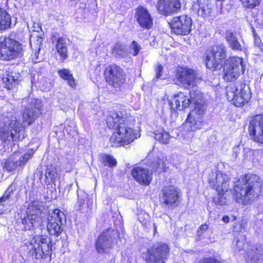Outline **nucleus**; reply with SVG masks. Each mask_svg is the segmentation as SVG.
I'll return each mask as SVG.
<instances>
[{
    "instance_id": "obj_1",
    "label": "nucleus",
    "mask_w": 263,
    "mask_h": 263,
    "mask_svg": "<svg viewBox=\"0 0 263 263\" xmlns=\"http://www.w3.org/2000/svg\"><path fill=\"white\" fill-rule=\"evenodd\" d=\"M203 94L198 90H192L190 94L179 92L168 100L170 108L173 110L188 107L192 103L194 104V108L188 115L183 126L185 128L182 133V143L190 142L194 136L193 132L200 129L203 125L202 116L204 114L206 105L203 98Z\"/></svg>"
},
{
    "instance_id": "obj_2",
    "label": "nucleus",
    "mask_w": 263,
    "mask_h": 263,
    "mask_svg": "<svg viewBox=\"0 0 263 263\" xmlns=\"http://www.w3.org/2000/svg\"><path fill=\"white\" fill-rule=\"evenodd\" d=\"M261 178L254 174H246L239 178L234 185L233 191L217 192L218 195L214 198L216 204L226 205L233 199L242 205L251 203L259 196L261 190Z\"/></svg>"
},
{
    "instance_id": "obj_3",
    "label": "nucleus",
    "mask_w": 263,
    "mask_h": 263,
    "mask_svg": "<svg viewBox=\"0 0 263 263\" xmlns=\"http://www.w3.org/2000/svg\"><path fill=\"white\" fill-rule=\"evenodd\" d=\"M41 102L34 100L24 110L22 121L8 119L0 128V139L4 143L23 139L24 138V128L33 122L40 114Z\"/></svg>"
},
{
    "instance_id": "obj_4",
    "label": "nucleus",
    "mask_w": 263,
    "mask_h": 263,
    "mask_svg": "<svg viewBox=\"0 0 263 263\" xmlns=\"http://www.w3.org/2000/svg\"><path fill=\"white\" fill-rule=\"evenodd\" d=\"M129 115L125 109L110 111L107 118L106 123L110 128L116 130L110 138V142L114 146L127 145L140 137L138 133L129 127L128 123Z\"/></svg>"
},
{
    "instance_id": "obj_5",
    "label": "nucleus",
    "mask_w": 263,
    "mask_h": 263,
    "mask_svg": "<svg viewBox=\"0 0 263 263\" xmlns=\"http://www.w3.org/2000/svg\"><path fill=\"white\" fill-rule=\"evenodd\" d=\"M28 255L36 259L43 258L51 252L50 238L46 235H36L29 240H24Z\"/></svg>"
},
{
    "instance_id": "obj_6",
    "label": "nucleus",
    "mask_w": 263,
    "mask_h": 263,
    "mask_svg": "<svg viewBox=\"0 0 263 263\" xmlns=\"http://www.w3.org/2000/svg\"><path fill=\"white\" fill-rule=\"evenodd\" d=\"M226 90L227 99L235 106H243L251 99L249 87L245 84H231L226 87Z\"/></svg>"
},
{
    "instance_id": "obj_7",
    "label": "nucleus",
    "mask_w": 263,
    "mask_h": 263,
    "mask_svg": "<svg viewBox=\"0 0 263 263\" xmlns=\"http://www.w3.org/2000/svg\"><path fill=\"white\" fill-rule=\"evenodd\" d=\"M226 58V48L222 44L215 45L205 52L204 60L207 68L212 71L220 69Z\"/></svg>"
},
{
    "instance_id": "obj_8",
    "label": "nucleus",
    "mask_w": 263,
    "mask_h": 263,
    "mask_svg": "<svg viewBox=\"0 0 263 263\" xmlns=\"http://www.w3.org/2000/svg\"><path fill=\"white\" fill-rule=\"evenodd\" d=\"M170 251L166 243L158 242L149 247L143 257L147 263H164L170 256Z\"/></svg>"
},
{
    "instance_id": "obj_9",
    "label": "nucleus",
    "mask_w": 263,
    "mask_h": 263,
    "mask_svg": "<svg viewBox=\"0 0 263 263\" xmlns=\"http://www.w3.org/2000/svg\"><path fill=\"white\" fill-rule=\"evenodd\" d=\"M0 53L5 60H10L23 55V47L18 41L7 37H0Z\"/></svg>"
},
{
    "instance_id": "obj_10",
    "label": "nucleus",
    "mask_w": 263,
    "mask_h": 263,
    "mask_svg": "<svg viewBox=\"0 0 263 263\" xmlns=\"http://www.w3.org/2000/svg\"><path fill=\"white\" fill-rule=\"evenodd\" d=\"M119 237L117 230L109 229L104 231L96 242V249L99 253H107L112 248Z\"/></svg>"
},
{
    "instance_id": "obj_11",
    "label": "nucleus",
    "mask_w": 263,
    "mask_h": 263,
    "mask_svg": "<svg viewBox=\"0 0 263 263\" xmlns=\"http://www.w3.org/2000/svg\"><path fill=\"white\" fill-rule=\"evenodd\" d=\"M244 71L245 65L243 59L233 57L230 58L229 64L223 68V78L226 81H233Z\"/></svg>"
},
{
    "instance_id": "obj_12",
    "label": "nucleus",
    "mask_w": 263,
    "mask_h": 263,
    "mask_svg": "<svg viewBox=\"0 0 263 263\" xmlns=\"http://www.w3.org/2000/svg\"><path fill=\"white\" fill-rule=\"evenodd\" d=\"M44 214L37 208L30 205L27 211L26 216L22 219V223L25 230H31L35 228L36 231L40 230V227L43 222Z\"/></svg>"
},
{
    "instance_id": "obj_13",
    "label": "nucleus",
    "mask_w": 263,
    "mask_h": 263,
    "mask_svg": "<svg viewBox=\"0 0 263 263\" xmlns=\"http://www.w3.org/2000/svg\"><path fill=\"white\" fill-rule=\"evenodd\" d=\"M65 220L64 213L59 209L49 213L47 217V229L51 235L59 236L63 231V220Z\"/></svg>"
},
{
    "instance_id": "obj_14",
    "label": "nucleus",
    "mask_w": 263,
    "mask_h": 263,
    "mask_svg": "<svg viewBox=\"0 0 263 263\" xmlns=\"http://www.w3.org/2000/svg\"><path fill=\"white\" fill-rule=\"evenodd\" d=\"M192 20L187 15L176 16L170 23L171 30L176 35H185L192 30Z\"/></svg>"
},
{
    "instance_id": "obj_15",
    "label": "nucleus",
    "mask_w": 263,
    "mask_h": 263,
    "mask_svg": "<svg viewBox=\"0 0 263 263\" xmlns=\"http://www.w3.org/2000/svg\"><path fill=\"white\" fill-rule=\"evenodd\" d=\"M105 75L106 81L114 87L120 86L125 82V76L122 69L116 65L107 66Z\"/></svg>"
},
{
    "instance_id": "obj_16",
    "label": "nucleus",
    "mask_w": 263,
    "mask_h": 263,
    "mask_svg": "<svg viewBox=\"0 0 263 263\" xmlns=\"http://www.w3.org/2000/svg\"><path fill=\"white\" fill-rule=\"evenodd\" d=\"M34 152L30 150L25 155H22L20 152H15L5 162L4 167L8 172L14 170L17 166L24 165L32 156Z\"/></svg>"
},
{
    "instance_id": "obj_17",
    "label": "nucleus",
    "mask_w": 263,
    "mask_h": 263,
    "mask_svg": "<svg viewBox=\"0 0 263 263\" xmlns=\"http://www.w3.org/2000/svg\"><path fill=\"white\" fill-rule=\"evenodd\" d=\"M162 196L161 200L168 206L174 207L180 202L181 192L180 190L174 186H165L162 190Z\"/></svg>"
},
{
    "instance_id": "obj_18",
    "label": "nucleus",
    "mask_w": 263,
    "mask_h": 263,
    "mask_svg": "<svg viewBox=\"0 0 263 263\" xmlns=\"http://www.w3.org/2000/svg\"><path fill=\"white\" fill-rule=\"evenodd\" d=\"M249 132L254 141L263 144L262 115H258L252 118L250 122Z\"/></svg>"
},
{
    "instance_id": "obj_19",
    "label": "nucleus",
    "mask_w": 263,
    "mask_h": 263,
    "mask_svg": "<svg viewBox=\"0 0 263 263\" xmlns=\"http://www.w3.org/2000/svg\"><path fill=\"white\" fill-rule=\"evenodd\" d=\"M209 182L217 192L228 191L229 188L228 176L220 171L212 172L209 177Z\"/></svg>"
},
{
    "instance_id": "obj_20",
    "label": "nucleus",
    "mask_w": 263,
    "mask_h": 263,
    "mask_svg": "<svg viewBox=\"0 0 263 263\" xmlns=\"http://www.w3.org/2000/svg\"><path fill=\"white\" fill-rule=\"evenodd\" d=\"M156 7L160 14L168 16L178 12L181 3L180 0H158Z\"/></svg>"
},
{
    "instance_id": "obj_21",
    "label": "nucleus",
    "mask_w": 263,
    "mask_h": 263,
    "mask_svg": "<svg viewBox=\"0 0 263 263\" xmlns=\"http://www.w3.org/2000/svg\"><path fill=\"white\" fill-rule=\"evenodd\" d=\"M177 79L185 87L194 86L198 80L194 70L185 68L178 70Z\"/></svg>"
},
{
    "instance_id": "obj_22",
    "label": "nucleus",
    "mask_w": 263,
    "mask_h": 263,
    "mask_svg": "<svg viewBox=\"0 0 263 263\" xmlns=\"http://www.w3.org/2000/svg\"><path fill=\"white\" fill-rule=\"evenodd\" d=\"M133 178L139 183L148 185L152 180V172L146 168L136 166L132 170Z\"/></svg>"
},
{
    "instance_id": "obj_23",
    "label": "nucleus",
    "mask_w": 263,
    "mask_h": 263,
    "mask_svg": "<svg viewBox=\"0 0 263 263\" xmlns=\"http://www.w3.org/2000/svg\"><path fill=\"white\" fill-rule=\"evenodd\" d=\"M135 17L140 27L149 29L153 26V19L148 11L143 7L137 8Z\"/></svg>"
},
{
    "instance_id": "obj_24",
    "label": "nucleus",
    "mask_w": 263,
    "mask_h": 263,
    "mask_svg": "<svg viewBox=\"0 0 263 263\" xmlns=\"http://www.w3.org/2000/svg\"><path fill=\"white\" fill-rule=\"evenodd\" d=\"M246 260L250 263H255L259 259H263V246L259 245L253 247L251 250H248L246 256Z\"/></svg>"
},
{
    "instance_id": "obj_25",
    "label": "nucleus",
    "mask_w": 263,
    "mask_h": 263,
    "mask_svg": "<svg viewBox=\"0 0 263 263\" xmlns=\"http://www.w3.org/2000/svg\"><path fill=\"white\" fill-rule=\"evenodd\" d=\"M42 44V39L39 36L33 37L32 36L30 39V45L33 51L32 54V61L37 63L38 61L37 55L40 50V47Z\"/></svg>"
},
{
    "instance_id": "obj_26",
    "label": "nucleus",
    "mask_w": 263,
    "mask_h": 263,
    "mask_svg": "<svg viewBox=\"0 0 263 263\" xmlns=\"http://www.w3.org/2000/svg\"><path fill=\"white\" fill-rule=\"evenodd\" d=\"M226 39L232 49L237 51H241L242 50L241 45L239 42L236 35L233 32L227 31L226 32Z\"/></svg>"
},
{
    "instance_id": "obj_27",
    "label": "nucleus",
    "mask_w": 263,
    "mask_h": 263,
    "mask_svg": "<svg viewBox=\"0 0 263 263\" xmlns=\"http://www.w3.org/2000/svg\"><path fill=\"white\" fill-rule=\"evenodd\" d=\"M155 138L160 143L163 144H167L170 143V140L173 138L170 134L163 128H159L155 132Z\"/></svg>"
},
{
    "instance_id": "obj_28",
    "label": "nucleus",
    "mask_w": 263,
    "mask_h": 263,
    "mask_svg": "<svg viewBox=\"0 0 263 263\" xmlns=\"http://www.w3.org/2000/svg\"><path fill=\"white\" fill-rule=\"evenodd\" d=\"M55 47L57 52L60 56V60L64 61L67 58V47L65 40L63 38L59 39Z\"/></svg>"
},
{
    "instance_id": "obj_29",
    "label": "nucleus",
    "mask_w": 263,
    "mask_h": 263,
    "mask_svg": "<svg viewBox=\"0 0 263 263\" xmlns=\"http://www.w3.org/2000/svg\"><path fill=\"white\" fill-rule=\"evenodd\" d=\"M11 20L7 11L0 8V30L7 29L10 27Z\"/></svg>"
},
{
    "instance_id": "obj_30",
    "label": "nucleus",
    "mask_w": 263,
    "mask_h": 263,
    "mask_svg": "<svg viewBox=\"0 0 263 263\" xmlns=\"http://www.w3.org/2000/svg\"><path fill=\"white\" fill-rule=\"evenodd\" d=\"M59 76L63 79L67 81L68 85L71 88L76 87L75 81L72 77V74L69 70L67 69H60L58 71Z\"/></svg>"
},
{
    "instance_id": "obj_31",
    "label": "nucleus",
    "mask_w": 263,
    "mask_h": 263,
    "mask_svg": "<svg viewBox=\"0 0 263 263\" xmlns=\"http://www.w3.org/2000/svg\"><path fill=\"white\" fill-rule=\"evenodd\" d=\"M111 53L116 58H124L128 55V52L125 46L120 43H117L115 45Z\"/></svg>"
},
{
    "instance_id": "obj_32",
    "label": "nucleus",
    "mask_w": 263,
    "mask_h": 263,
    "mask_svg": "<svg viewBox=\"0 0 263 263\" xmlns=\"http://www.w3.org/2000/svg\"><path fill=\"white\" fill-rule=\"evenodd\" d=\"M14 74L15 76H14L13 72L7 73L3 78V82L5 87L8 89H11L13 84L17 80V76L16 73H14Z\"/></svg>"
},
{
    "instance_id": "obj_33",
    "label": "nucleus",
    "mask_w": 263,
    "mask_h": 263,
    "mask_svg": "<svg viewBox=\"0 0 263 263\" xmlns=\"http://www.w3.org/2000/svg\"><path fill=\"white\" fill-rule=\"evenodd\" d=\"M59 176L57 168L54 167L47 168L45 174L46 182L47 184L54 182Z\"/></svg>"
},
{
    "instance_id": "obj_34",
    "label": "nucleus",
    "mask_w": 263,
    "mask_h": 263,
    "mask_svg": "<svg viewBox=\"0 0 263 263\" xmlns=\"http://www.w3.org/2000/svg\"><path fill=\"white\" fill-rule=\"evenodd\" d=\"M101 158L102 159L103 163L105 166L109 167H114L116 166L117 161L114 157L111 155L107 154H102L101 155Z\"/></svg>"
},
{
    "instance_id": "obj_35",
    "label": "nucleus",
    "mask_w": 263,
    "mask_h": 263,
    "mask_svg": "<svg viewBox=\"0 0 263 263\" xmlns=\"http://www.w3.org/2000/svg\"><path fill=\"white\" fill-rule=\"evenodd\" d=\"M262 0H240L243 6L248 9H254L260 5Z\"/></svg>"
},
{
    "instance_id": "obj_36",
    "label": "nucleus",
    "mask_w": 263,
    "mask_h": 263,
    "mask_svg": "<svg viewBox=\"0 0 263 263\" xmlns=\"http://www.w3.org/2000/svg\"><path fill=\"white\" fill-rule=\"evenodd\" d=\"M130 53L134 56L138 55L141 49V46L136 41H133L130 45Z\"/></svg>"
},
{
    "instance_id": "obj_37",
    "label": "nucleus",
    "mask_w": 263,
    "mask_h": 263,
    "mask_svg": "<svg viewBox=\"0 0 263 263\" xmlns=\"http://www.w3.org/2000/svg\"><path fill=\"white\" fill-rule=\"evenodd\" d=\"M247 226V222L245 221L241 220V221L235 223L233 229L235 232H240L245 230Z\"/></svg>"
},
{
    "instance_id": "obj_38",
    "label": "nucleus",
    "mask_w": 263,
    "mask_h": 263,
    "mask_svg": "<svg viewBox=\"0 0 263 263\" xmlns=\"http://www.w3.org/2000/svg\"><path fill=\"white\" fill-rule=\"evenodd\" d=\"M165 165L164 161L162 159H158L157 162H154L153 167L155 171H161L164 169Z\"/></svg>"
},
{
    "instance_id": "obj_39",
    "label": "nucleus",
    "mask_w": 263,
    "mask_h": 263,
    "mask_svg": "<svg viewBox=\"0 0 263 263\" xmlns=\"http://www.w3.org/2000/svg\"><path fill=\"white\" fill-rule=\"evenodd\" d=\"M254 159L260 164H263V151L258 150L254 152Z\"/></svg>"
},
{
    "instance_id": "obj_40",
    "label": "nucleus",
    "mask_w": 263,
    "mask_h": 263,
    "mask_svg": "<svg viewBox=\"0 0 263 263\" xmlns=\"http://www.w3.org/2000/svg\"><path fill=\"white\" fill-rule=\"evenodd\" d=\"M254 44L256 47H257L260 50H263V44L259 36L255 33H254Z\"/></svg>"
},
{
    "instance_id": "obj_41",
    "label": "nucleus",
    "mask_w": 263,
    "mask_h": 263,
    "mask_svg": "<svg viewBox=\"0 0 263 263\" xmlns=\"http://www.w3.org/2000/svg\"><path fill=\"white\" fill-rule=\"evenodd\" d=\"M138 219L143 225L146 226L147 221L149 219V216L146 213H140L139 215Z\"/></svg>"
},
{
    "instance_id": "obj_42",
    "label": "nucleus",
    "mask_w": 263,
    "mask_h": 263,
    "mask_svg": "<svg viewBox=\"0 0 263 263\" xmlns=\"http://www.w3.org/2000/svg\"><path fill=\"white\" fill-rule=\"evenodd\" d=\"M198 12L201 15L205 16L209 14L210 13V9L208 8V6L206 7H201L200 5H199V8L198 10Z\"/></svg>"
},
{
    "instance_id": "obj_43",
    "label": "nucleus",
    "mask_w": 263,
    "mask_h": 263,
    "mask_svg": "<svg viewBox=\"0 0 263 263\" xmlns=\"http://www.w3.org/2000/svg\"><path fill=\"white\" fill-rule=\"evenodd\" d=\"M199 263H221V262L215 258L208 257L201 260Z\"/></svg>"
},
{
    "instance_id": "obj_44",
    "label": "nucleus",
    "mask_w": 263,
    "mask_h": 263,
    "mask_svg": "<svg viewBox=\"0 0 263 263\" xmlns=\"http://www.w3.org/2000/svg\"><path fill=\"white\" fill-rule=\"evenodd\" d=\"M162 70H163V67L161 65L158 64L157 67H156V69H155L156 78L157 79H159V78H160L161 77Z\"/></svg>"
},
{
    "instance_id": "obj_45",
    "label": "nucleus",
    "mask_w": 263,
    "mask_h": 263,
    "mask_svg": "<svg viewBox=\"0 0 263 263\" xmlns=\"http://www.w3.org/2000/svg\"><path fill=\"white\" fill-rule=\"evenodd\" d=\"M234 242H235L236 245H237L238 251H240L243 248L245 242L243 240L240 241L238 239H236L234 240Z\"/></svg>"
},
{
    "instance_id": "obj_46",
    "label": "nucleus",
    "mask_w": 263,
    "mask_h": 263,
    "mask_svg": "<svg viewBox=\"0 0 263 263\" xmlns=\"http://www.w3.org/2000/svg\"><path fill=\"white\" fill-rule=\"evenodd\" d=\"M78 205L79 207V209H81V208L84 205L85 203V200L84 199H80L78 197Z\"/></svg>"
},
{
    "instance_id": "obj_47",
    "label": "nucleus",
    "mask_w": 263,
    "mask_h": 263,
    "mask_svg": "<svg viewBox=\"0 0 263 263\" xmlns=\"http://www.w3.org/2000/svg\"><path fill=\"white\" fill-rule=\"evenodd\" d=\"M208 229V226L206 224H202L200 227V230L198 231V233H199L200 231H202V232H203L204 231H205Z\"/></svg>"
},
{
    "instance_id": "obj_48",
    "label": "nucleus",
    "mask_w": 263,
    "mask_h": 263,
    "mask_svg": "<svg viewBox=\"0 0 263 263\" xmlns=\"http://www.w3.org/2000/svg\"><path fill=\"white\" fill-rule=\"evenodd\" d=\"M233 155L235 156V157H237L238 154L239 153V148L238 146H237L233 148Z\"/></svg>"
},
{
    "instance_id": "obj_49",
    "label": "nucleus",
    "mask_w": 263,
    "mask_h": 263,
    "mask_svg": "<svg viewBox=\"0 0 263 263\" xmlns=\"http://www.w3.org/2000/svg\"><path fill=\"white\" fill-rule=\"evenodd\" d=\"M9 198V195H4L2 197L0 198V203L5 201Z\"/></svg>"
},
{
    "instance_id": "obj_50",
    "label": "nucleus",
    "mask_w": 263,
    "mask_h": 263,
    "mask_svg": "<svg viewBox=\"0 0 263 263\" xmlns=\"http://www.w3.org/2000/svg\"><path fill=\"white\" fill-rule=\"evenodd\" d=\"M229 219L230 218L228 216H224L222 218V221L226 223H228L229 221Z\"/></svg>"
},
{
    "instance_id": "obj_51",
    "label": "nucleus",
    "mask_w": 263,
    "mask_h": 263,
    "mask_svg": "<svg viewBox=\"0 0 263 263\" xmlns=\"http://www.w3.org/2000/svg\"><path fill=\"white\" fill-rule=\"evenodd\" d=\"M154 230L156 231L157 228H156V226L155 224H154Z\"/></svg>"
}]
</instances>
